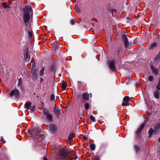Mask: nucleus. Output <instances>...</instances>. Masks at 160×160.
<instances>
[{
    "mask_svg": "<svg viewBox=\"0 0 160 160\" xmlns=\"http://www.w3.org/2000/svg\"><path fill=\"white\" fill-rule=\"evenodd\" d=\"M43 134L41 129L38 128H33L32 131L29 132L30 137L32 138H34L38 142L41 141L43 138Z\"/></svg>",
    "mask_w": 160,
    "mask_h": 160,
    "instance_id": "obj_1",
    "label": "nucleus"
},
{
    "mask_svg": "<svg viewBox=\"0 0 160 160\" xmlns=\"http://www.w3.org/2000/svg\"><path fill=\"white\" fill-rule=\"evenodd\" d=\"M32 10V7L29 5L25 6L23 9V20L25 23H27L30 19V12Z\"/></svg>",
    "mask_w": 160,
    "mask_h": 160,
    "instance_id": "obj_2",
    "label": "nucleus"
},
{
    "mask_svg": "<svg viewBox=\"0 0 160 160\" xmlns=\"http://www.w3.org/2000/svg\"><path fill=\"white\" fill-rule=\"evenodd\" d=\"M160 131V120L157 122L154 127V129L150 128L149 131V136L151 137L153 133L157 134Z\"/></svg>",
    "mask_w": 160,
    "mask_h": 160,
    "instance_id": "obj_3",
    "label": "nucleus"
},
{
    "mask_svg": "<svg viewBox=\"0 0 160 160\" xmlns=\"http://www.w3.org/2000/svg\"><path fill=\"white\" fill-rule=\"evenodd\" d=\"M44 114L46 116L49 122H52L53 119V115L50 113L48 109L43 108Z\"/></svg>",
    "mask_w": 160,
    "mask_h": 160,
    "instance_id": "obj_4",
    "label": "nucleus"
},
{
    "mask_svg": "<svg viewBox=\"0 0 160 160\" xmlns=\"http://www.w3.org/2000/svg\"><path fill=\"white\" fill-rule=\"evenodd\" d=\"M108 66L111 70L113 71L116 70L115 61L114 60H109L108 61Z\"/></svg>",
    "mask_w": 160,
    "mask_h": 160,
    "instance_id": "obj_5",
    "label": "nucleus"
},
{
    "mask_svg": "<svg viewBox=\"0 0 160 160\" xmlns=\"http://www.w3.org/2000/svg\"><path fill=\"white\" fill-rule=\"evenodd\" d=\"M68 151L64 148L60 150L59 152V154L62 158H65L66 156L68 155Z\"/></svg>",
    "mask_w": 160,
    "mask_h": 160,
    "instance_id": "obj_6",
    "label": "nucleus"
},
{
    "mask_svg": "<svg viewBox=\"0 0 160 160\" xmlns=\"http://www.w3.org/2000/svg\"><path fill=\"white\" fill-rule=\"evenodd\" d=\"M60 109L59 108H57L56 106H55L53 109V112L56 116L58 118H59L60 115Z\"/></svg>",
    "mask_w": 160,
    "mask_h": 160,
    "instance_id": "obj_7",
    "label": "nucleus"
},
{
    "mask_svg": "<svg viewBox=\"0 0 160 160\" xmlns=\"http://www.w3.org/2000/svg\"><path fill=\"white\" fill-rule=\"evenodd\" d=\"M9 96L11 97H12L13 96H15L16 97H18L19 96V93L18 90L16 89L12 90L10 92Z\"/></svg>",
    "mask_w": 160,
    "mask_h": 160,
    "instance_id": "obj_8",
    "label": "nucleus"
},
{
    "mask_svg": "<svg viewBox=\"0 0 160 160\" xmlns=\"http://www.w3.org/2000/svg\"><path fill=\"white\" fill-rule=\"evenodd\" d=\"M122 40L124 43L125 47L126 48H128L129 46V44L128 39L126 36H123Z\"/></svg>",
    "mask_w": 160,
    "mask_h": 160,
    "instance_id": "obj_9",
    "label": "nucleus"
},
{
    "mask_svg": "<svg viewBox=\"0 0 160 160\" xmlns=\"http://www.w3.org/2000/svg\"><path fill=\"white\" fill-rule=\"evenodd\" d=\"M145 125V122H144L136 130V133L137 134H139L141 132L142 130L143 129Z\"/></svg>",
    "mask_w": 160,
    "mask_h": 160,
    "instance_id": "obj_10",
    "label": "nucleus"
},
{
    "mask_svg": "<svg viewBox=\"0 0 160 160\" xmlns=\"http://www.w3.org/2000/svg\"><path fill=\"white\" fill-rule=\"evenodd\" d=\"M57 129V127L55 125L52 124L49 126V130L52 132L53 133L56 132Z\"/></svg>",
    "mask_w": 160,
    "mask_h": 160,
    "instance_id": "obj_11",
    "label": "nucleus"
},
{
    "mask_svg": "<svg viewBox=\"0 0 160 160\" xmlns=\"http://www.w3.org/2000/svg\"><path fill=\"white\" fill-rule=\"evenodd\" d=\"M27 30L28 31V34L29 38H31L32 36V32L31 29V26L30 25L26 28Z\"/></svg>",
    "mask_w": 160,
    "mask_h": 160,
    "instance_id": "obj_12",
    "label": "nucleus"
},
{
    "mask_svg": "<svg viewBox=\"0 0 160 160\" xmlns=\"http://www.w3.org/2000/svg\"><path fill=\"white\" fill-rule=\"evenodd\" d=\"M24 56L25 61L26 62H28L30 60V55L28 54L27 51L24 52Z\"/></svg>",
    "mask_w": 160,
    "mask_h": 160,
    "instance_id": "obj_13",
    "label": "nucleus"
},
{
    "mask_svg": "<svg viewBox=\"0 0 160 160\" xmlns=\"http://www.w3.org/2000/svg\"><path fill=\"white\" fill-rule=\"evenodd\" d=\"M159 90L156 89L153 92V95L154 97L156 99H158L159 98L160 96V92Z\"/></svg>",
    "mask_w": 160,
    "mask_h": 160,
    "instance_id": "obj_14",
    "label": "nucleus"
},
{
    "mask_svg": "<svg viewBox=\"0 0 160 160\" xmlns=\"http://www.w3.org/2000/svg\"><path fill=\"white\" fill-rule=\"evenodd\" d=\"M82 97L83 100L88 101L89 98V94L88 93L85 92L82 94Z\"/></svg>",
    "mask_w": 160,
    "mask_h": 160,
    "instance_id": "obj_15",
    "label": "nucleus"
},
{
    "mask_svg": "<svg viewBox=\"0 0 160 160\" xmlns=\"http://www.w3.org/2000/svg\"><path fill=\"white\" fill-rule=\"evenodd\" d=\"M154 61L155 63L159 64L160 62V57L157 55L155 58Z\"/></svg>",
    "mask_w": 160,
    "mask_h": 160,
    "instance_id": "obj_16",
    "label": "nucleus"
},
{
    "mask_svg": "<svg viewBox=\"0 0 160 160\" xmlns=\"http://www.w3.org/2000/svg\"><path fill=\"white\" fill-rule=\"evenodd\" d=\"M32 102L30 101L27 102L25 104V108L27 109H29L30 108V106L31 105Z\"/></svg>",
    "mask_w": 160,
    "mask_h": 160,
    "instance_id": "obj_17",
    "label": "nucleus"
},
{
    "mask_svg": "<svg viewBox=\"0 0 160 160\" xmlns=\"http://www.w3.org/2000/svg\"><path fill=\"white\" fill-rule=\"evenodd\" d=\"M75 133L73 132H71L69 134L68 139L70 141L73 138L75 137Z\"/></svg>",
    "mask_w": 160,
    "mask_h": 160,
    "instance_id": "obj_18",
    "label": "nucleus"
},
{
    "mask_svg": "<svg viewBox=\"0 0 160 160\" xmlns=\"http://www.w3.org/2000/svg\"><path fill=\"white\" fill-rule=\"evenodd\" d=\"M151 68L153 73H154L156 75L158 74V70L157 69L154 68L153 66H152Z\"/></svg>",
    "mask_w": 160,
    "mask_h": 160,
    "instance_id": "obj_19",
    "label": "nucleus"
},
{
    "mask_svg": "<svg viewBox=\"0 0 160 160\" xmlns=\"http://www.w3.org/2000/svg\"><path fill=\"white\" fill-rule=\"evenodd\" d=\"M157 45V44L156 42H154L152 43L151 45H150L149 47V48L150 49H152L155 48Z\"/></svg>",
    "mask_w": 160,
    "mask_h": 160,
    "instance_id": "obj_20",
    "label": "nucleus"
},
{
    "mask_svg": "<svg viewBox=\"0 0 160 160\" xmlns=\"http://www.w3.org/2000/svg\"><path fill=\"white\" fill-rule=\"evenodd\" d=\"M77 157L76 154H73L70 156L69 160H72L76 159Z\"/></svg>",
    "mask_w": 160,
    "mask_h": 160,
    "instance_id": "obj_21",
    "label": "nucleus"
},
{
    "mask_svg": "<svg viewBox=\"0 0 160 160\" xmlns=\"http://www.w3.org/2000/svg\"><path fill=\"white\" fill-rule=\"evenodd\" d=\"M67 86L66 82L65 81H63L62 84V88L63 89H65Z\"/></svg>",
    "mask_w": 160,
    "mask_h": 160,
    "instance_id": "obj_22",
    "label": "nucleus"
},
{
    "mask_svg": "<svg viewBox=\"0 0 160 160\" xmlns=\"http://www.w3.org/2000/svg\"><path fill=\"white\" fill-rule=\"evenodd\" d=\"M45 70V67H42L41 69L39 75L41 76H42L43 75V73L44 72Z\"/></svg>",
    "mask_w": 160,
    "mask_h": 160,
    "instance_id": "obj_23",
    "label": "nucleus"
},
{
    "mask_svg": "<svg viewBox=\"0 0 160 160\" xmlns=\"http://www.w3.org/2000/svg\"><path fill=\"white\" fill-rule=\"evenodd\" d=\"M156 89L160 90V77L159 78L158 82L156 86Z\"/></svg>",
    "mask_w": 160,
    "mask_h": 160,
    "instance_id": "obj_24",
    "label": "nucleus"
},
{
    "mask_svg": "<svg viewBox=\"0 0 160 160\" xmlns=\"http://www.w3.org/2000/svg\"><path fill=\"white\" fill-rule=\"evenodd\" d=\"M90 148L91 149L92 151L94 150L95 149V145L94 144H91L90 145Z\"/></svg>",
    "mask_w": 160,
    "mask_h": 160,
    "instance_id": "obj_25",
    "label": "nucleus"
},
{
    "mask_svg": "<svg viewBox=\"0 0 160 160\" xmlns=\"http://www.w3.org/2000/svg\"><path fill=\"white\" fill-rule=\"evenodd\" d=\"M130 99V98L128 96H126L124 98L123 101L124 102H129Z\"/></svg>",
    "mask_w": 160,
    "mask_h": 160,
    "instance_id": "obj_26",
    "label": "nucleus"
},
{
    "mask_svg": "<svg viewBox=\"0 0 160 160\" xmlns=\"http://www.w3.org/2000/svg\"><path fill=\"white\" fill-rule=\"evenodd\" d=\"M32 77L33 78H35L36 76L37 75V73L36 72V71L35 70H33L32 72Z\"/></svg>",
    "mask_w": 160,
    "mask_h": 160,
    "instance_id": "obj_27",
    "label": "nucleus"
},
{
    "mask_svg": "<svg viewBox=\"0 0 160 160\" xmlns=\"http://www.w3.org/2000/svg\"><path fill=\"white\" fill-rule=\"evenodd\" d=\"M148 78V80L150 82H153L154 80V77L152 76H149Z\"/></svg>",
    "mask_w": 160,
    "mask_h": 160,
    "instance_id": "obj_28",
    "label": "nucleus"
},
{
    "mask_svg": "<svg viewBox=\"0 0 160 160\" xmlns=\"http://www.w3.org/2000/svg\"><path fill=\"white\" fill-rule=\"evenodd\" d=\"M122 105L123 106H129L130 105V103L129 102H124L122 103Z\"/></svg>",
    "mask_w": 160,
    "mask_h": 160,
    "instance_id": "obj_29",
    "label": "nucleus"
},
{
    "mask_svg": "<svg viewBox=\"0 0 160 160\" xmlns=\"http://www.w3.org/2000/svg\"><path fill=\"white\" fill-rule=\"evenodd\" d=\"M76 22V21L75 19H73L70 21V24L72 25H73L75 24V22Z\"/></svg>",
    "mask_w": 160,
    "mask_h": 160,
    "instance_id": "obj_30",
    "label": "nucleus"
},
{
    "mask_svg": "<svg viewBox=\"0 0 160 160\" xmlns=\"http://www.w3.org/2000/svg\"><path fill=\"white\" fill-rule=\"evenodd\" d=\"M84 107L86 109L88 110L90 107V105L88 103H86L85 104Z\"/></svg>",
    "mask_w": 160,
    "mask_h": 160,
    "instance_id": "obj_31",
    "label": "nucleus"
},
{
    "mask_svg": "<svg viewBox=\"0 0 160 160\" xmlns=\"http://www.w3.org/2000/svg\"><path fill=\"white\" fill-rule=\"evenodd\" d=\"M92 121L94 122L95 121V118L92 115H91L90 118Z\"/></svg>",
    "mask_w": 160,
    "mask_h": 160,
    "instance_id": "obj_32",
    "label": "nucleus"
},
{
    "mask_svg": "<svg viewBox=\"0 0 160 160\" xmlns=\"http://www.w3.org/2000/svg\"><path fill=\"white\" fill-rule=\"evenodd\" d=\"M35 61L33 59L32 60V68H34V67L35 66Z\"/></svg>",
    "mask_w": 160,
    "mask_h": 160,
    "instance_id": "obj_33",
    "label": "nucleus"
},
{
    "mask_svg": "<svg viewBox=\"0 0 160 160\" xmlns=\"http://www.w3.org/2000/svg\"><path fill=\"white\" fill-rule=\"evenodd\" d=\"M50 71L52 72H55V69L53 66H52L50 68Z\"/></svg>",
    "mask_w": 160,
    "mask_h": 160,
    "instance_id": "obj_34",
    "label": "nucleus"
},
{
    "mask_svg": "<svg viewBox=\"0 0 160 160\" xmlns=\"http://www.w3.org/2000/svg\"><path fill=\"white\" fill-rule=\"evenodd\" d=\"M35 105H33L32 107H31V110H30V112H32L35 109Z\"/></svg>",
    "mask_w": 160,
    "mask_h": 160,
    "instance_id": "obj_35",
    "label": "nucleus"
},
{
    "mask_svg": "<svg viewBox=\"0 0 160 160\" xmlns=\"http://www.w3.org/2000/svg\"><path fill=\"white\" fill-rule=\"evenodd\" d=\"M134 148L137 152H138L139 151V148L138 146L136 145L135 146Z\"/></svg>",
    "mask_w": 160,
    "mask_h": 160,
    "instance_id": "obj_36",
    "label": "nucleus"
},
{
    "mask_svg": "<svg viewBox=\"0 0 160 160\" xmlns=\"http://www.w3.org/2000/svg\"><path fill=\"white\" fill-rule=\"evenodd\" d=\"M55 98V96L54 94H52L50 97V99L51 100H53Z\"/></svg>",
    "mask_w": 160,
    "mask_h": 160,
    "instance_id": "obj_37",
    "label": "nucleus"
},
{
    "mask_svg": "<svg viewBox=\"0 0 160 160\" xmlns=\"http://www.w3.org/2000/svg\"><path fill=\"white\" fill-rule=\"evenodd\" d=\"M2 5L3 7L4 8H6L7 7V5L6 3L5 2H2Z\"/></svg>",
    "mask_w": 160,
    "mask_h": 160,
    "instance_id": "obj_38",
    "label": "nucleus"
},
{
    "mask_svg": "<svg viewBox=\"0 0 160 160\" xmlns=\"http://www.w3.org/2000/svg\"><path fill=\"white\" fill-rule=\"evenodd\" d=\"M75 10L77 12H80V9L79 8H78V7H76V8H75Z\"/></svg>",
    "mask_w": 160,
    "mask_h": 160,
    "instance_id": "obj_39",
    "label": "nucleus"
},
{
    "mask_svg": "<svg viewBox=\"0 0 160 160\" xmlns=\"http://www.w3.org/2000/svg\"><path fill=\"white\" fill-rule=\"evenodd\" d=\"M1 141H2L3 142V143H5V142H6V141H5L4 140V139L3 138V137H1Z\"/></svg>",
    "mask_w": 160,
    "mask_h": 160,
    "instance_id": "obj_40",
    "label": "nucleus"
},
{
    "mask_svg": "<svg viewBox=\"0 0 160 160\" xmlns=\"http://www.w3.org/2000/svg\"><path fill=\"white\" fill-rule=\"evenodd\" d=\"M83 138L85 140H87L88 139V138H87V137L85 136H83Z\"/></svg>",
    "mask_w": 160,
    "mask_h": 160,
    "instance_id": "obj_41",
    "label": "nucleus"
},
{
    "mask_svg": "<svg viewBox=\"0 0 160 160\" xmlns=\"http://www.w3.org/2000/svg\"><path fill=\"white\" fill-rule=\"evenodd\" d=\"M43 81V79L42 78H40V83H41Z\"/></svg>",
    "mask_w": 160,
    "mask_h": 160,
    "instance_id": "obj_42",
    "label": "nucleus"
},
{
    "mask_svg": "<svg viewBox=\"0 0 160 160\" xmlns=\"http://www.w3.org/2000/svg\"><path fill=\"white\" fill-rule=\"evenodd\" d=\"M43 160H48V159L45 157L43 158Z\"/></svg>",
    "mask_w": 160,
    "mask_h": 160,
    "instance_id": "obj_43",
    "label": "nucleus"
},
{
    "mask_svg": "<svg viewBox=\"0 0 160 160\" xmlns=\"http://www.w3.org/2000/svg\"><path fill=\"white\" fill-rule=\"evenodd\" d=\"M157 55L160 57V51L159 53L157 54Z\"/></svg>",
    "mask_w": 160,
    "mask_h": 160,
    "instance_id": "obj_44",
    "label": "nucleus"
},
{
    "mask_svg": "<svg viewBox=\"0 0 160 160\" xmlns=\"http://www.w3.org/2000/svg\"><path fill=\"white\" fill-rule=\"evenodd\" d=\"M90 97L91 98L92 97V94L91 93H90Z\"/></svg>",
    "mask_w": 160,
    "mask_h": 160,
    "instance_id": "obj_45",
    "label": "nucleus"
},
{
    "mask_svg": "<svg viewBox=\"0 0 160 160\" xmlns=\"http://www.w3.org/2000/svg\"><path fill=\"white\" fill-rule=\"evenodd\" d=\"M158 141L159 142H160V138H159Z\"/></svg>",
    "mask_w": 160,
    "mask_h": 160,
    "instance_id": "obj_46",
    "label": "nucleus"
},
{
    "mask_svg": "<svg viewBox=\"0 0 160 160\" xmlns=\"http://www.w3.org/2000/svg\"><path fill=\"white\" fill-rule=\"evenodd\" d=\"M118 54H119L120 53V51L119 50H118Z\"/></svg>",
    "mask_w": 160,
    "mask_h": 160,
    "instance_id": "obj_47",
    "label": "nucleus"
},
{
    "mask_svg": "<svg viewBox=\"0 0 160 160\" xmlns=\"http://www.w3.org/2000/svg\"><path fill=\"white\" fill-rule=\"evenodd\" d=\"M101 48L102 49V47H101Z\"/></svg>",
    "mask_w": 160,
    "mask_h": 160,
    "instance_id": "obj_48",
    "label": "nucleus"
}]
</instances>
